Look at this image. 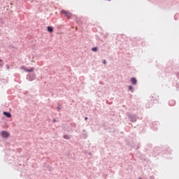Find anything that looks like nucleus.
<instances>
[{"instance_id":"f257e3e1","label":"nucleus","mask_w":179,"mask_h":179,"mask_svg":"<svg viewBox=\"0 0 179 179\" xmlns=\"http://www.w3.org/2000/svg\"><path fill=\"white\" fill-rule=\"evenodd\" d=\"M61 13H62L63 15H65V16L67 17V19H71V17H72V13H71L69 11H68L66 10H62L61 11Z\"/></svg>"},{"instance_id":"f03ea898","label":"nucleus","mask_w":179,"mask_h":179,"mask_svg":"<svg viewBox=\"0 0 179 179\" xmlns=\"http://www.w3.org/2000/svg\"><path fill=\"white\" fill-rule=\"evenodd\" d=\"M1 136L3 138H9V132L5 131H1Z\"/></svg>"},{"instance_id":"7ed1b4c3","label":"nucleus","mask_w":179,"mask_h":179,"mask_svg":"<svg viewBox=\"0 0 179 179\" xmlns=\"http://www.w3.org/2000/svg\"><path fill=\"white\" fill-rule=\"evenodd\" d=\"M3 115H6L7 118H10V117H12V115L8 112H3Z\"/></svg>"},{"instance_id":"20e7f679","label":"nucleus","mask_w":179,"mask_h":179,"mask_svg":"<svg viewBox=\"0 0 179 179\" xmlns=\"http://www.w3.org/2000/svg\"><path fill=\"white\" fill-rule=\"evenodd\" d=\"M131 83L133 84V85H136V78H131Z\"/></svg>"},{"instance_id":"39448f33","label":"nucleus","mask_w":179,"mask_h":179,"mask_svg":"<svg viewBox=\"0 0 179 179\" xmlns=\"http://www.w3.org/2000/svg\"><path fill=\"white\" fill-rule=\"evenodd\" d=\"M48 31H49L50 33H52V31H54V29L52 28V27H48Z\"/></svg>"},{"instance_id":"423d86ee","label":"nucleus","mask_w":179,"mask_h":179,"mask_svg":"<svg viewBox=\"0 0 179 179\" xmlns=\"http://www.w3.org/2000/svg\"><path fill=\"white\" fill-rule=\"evenodd\" d=\"M33 71H34V68H31V69H25L26 72H33Z\"/></svg>"},{"instance_id":"0eeeda50","label":"nucleus","mask_w":179,"mask_h":179,"mask_svg":"<svg viewBox=\"0 0 179 179\" xmlns=\"http://www.w3.org/2000/svg\"><path fill=\"white\" fill-rule=\"evenodd\" d=\"M97 50H98L97 47H95V48H92V51H94V52H96V51H97Z\"/></svg>"},{"instance_id":"6e6552de","label":"nucleus","mask_w":179,"mask_h":179,"mask_svg":"<svg viewBox=\"0 0 179 179\" xmlns=\"http://www.w3.org/2000/svg\"><path fill=\"white\" fill-rule=\"evenodd\" d=\"M64 139H69V137L66 135L64 136Z\"/></svg>"},{"instance_id":"1a4fd4ad","label":"nucleus","mask_w":179,"mask_h":179,"mask_svg":"<svg viewBox=\"0 0 179 179\" xmlns=\"http://www.w3.org/2000/svg\"><path fill=\"white\" fill-rule=\"evenodd\" d=\"M129 89L131 91L134 90V88L132 87V86H129Z\"/></svg>"},{"instance_id":"9d476101","label":"nucleus","mask_w":179,"mask_h":179,"mask_svg":"<svg viewBox=\"0 0 179 179\" xmlns=\"http://www.w3.org/2000/svg\"><path fill=\"white\" fill-rule=\"evenodd\" d=\"M103 63L104 64V65H106L107 62H106V60H103Z\"/></svg>"},{"instance_id":"9b49d317","label":"nucleus","mask_w":179,"mask_h":179,"mask_svg":"<svg viewBox=\"0 0 179 179\" xmlns=\"http://www.w3.org/2000/svg\"><path fill=\"white\" fill-rule=\"evenodd\" d=\"M85 120H87V117H85Z\"/></svg>"},{"instance_id":"f8f14e48","label":"nucleus","mask_w":179,"mask_h":179,"mask_svg":"<svg viewBox=\"0 0 179 179\" xmlns=\"http://www.w3.org/2000/svg\"><path fill=\"white\" fill-rule=\"evenodd\" d=\"M0 62H2V60L0 59Z\"/></svg>"},{"instance_id":"ddd939ff","label":"nucleus","mask_w":179,"mask_h":179,"mask_svg":"<svg viewBox=\"0 0 179 179\" xmlns=\"http://www.w3.org/2000/svg\"><path fill=\"white\" fill-rule=\"evenodd\" d=\"M108 1H111V0H108Z\"/></svg>"}]
</instances>
